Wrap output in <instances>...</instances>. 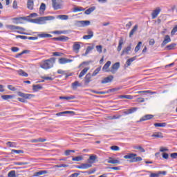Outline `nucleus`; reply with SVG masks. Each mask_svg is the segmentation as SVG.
Segmentation results:
<instances>
[{
    "label": "nucleus",
    "mask_w": 177,
    "mask_h": 177,
    "mask_svg": "<svg viewBox=\"0 0 177 177\" xmlns=\"http://www.w3.org/2000/svg\"><path fill=\"white\" fill-rule=\"evenodd\" d=\"M55 62H56V58L53 57L48 59L43 60L40 64V67L44 70H49V68H52V67H53Z\"/></svg>",
    "instance_id": "nucleus-1"
},
{
    "label": "nucleus",
    "mask_w": 177,
    "mask_h": 177,
    "mask_svg": "<svg viewBox=\"0 0 177 177\" xmlns=\"http://www.w3.org/2000/svg\"><path fill=\"white\" fill-rule=\"evenodd\" d=\"M125 160H130V162H139V161H142V157L138 156L136 153H129L124 156Z\"/></svg>",
    "instance_id": "nucleus-2"
},
{
    "label": "nucleus",
    "mask_w": 177,
    "mask_h": 177,
    "mask_svg": "<svg viewBox=\"0 0 177 177\" xmlns=\"http://www.w3.org/2000/svg\"><path fill=\"white\" fill-rule=\"evenodd\" d=\"M6 28H8V30H10V31H12V32H16V31H17V30H20L21 31H24V28L20 27V26H16L15 25H7Z\"/></svg>",
    "instance_id": "nucleus-3"
},
{
    "label": "nucleus",
    "mask_w": 177,
    "mask_h": 177,
    "mask_svg": "<svg viewBox=\"0 0 177 177\" xmlns=\"http://www.w3.org/2000/svg\"><path fill=\"white\" fill-rule=\"evenodd\" d=\"M120 62H115L111 67L109 73H111L112 74H115V73L118 71V68H120Z\"/></svg>",
    "instance_id": "nucleus-4"
},
{
    "label": "nucleus",
    "mask_w": 177,
    "mask_h": 177,
    "mask_svg": "<svg viewBox=\"0 0 177 177\" xmlns=\"http://www.w3.org/2000/svg\"><path fill=\"white\" fill-rule=\"evenodd\" d=\"M80 49H81V42L75 41L73 43V50L75 53H80Z\"/></svg>",
    "instance_id": "nucleus-5"
},
{
    "label": "nucleus",
    "mask_w": 177,
    "mask_h": 177,
    "mask_svg": "<svg viewBox=\"0 0 177 177\" xmlns=\"http://www.w3.org/2000/svg\"><path fill=\"white\" fill-rule=\"evenodd\" d=\"M17 95L21 97H24V99H32V97H35V95L33 94H26L24 93H21V91H19L17 93Z\"/></svg>",
    "instance_id": "nucleus-6"
},
{
    "label": "nucleus",
    "mask_w": 177,
    "mask_h": 177,
    "mask_svg": "<svg viewBox=\"0 0 177 177\" xmlns=\"http://www.w3.org/2000/svg\"><path fill=\"white\" fill-rule=\"evenodd\" d=\"M97 161V156L95 154L90 155L88 159L87 160V162L90 164V165H92V164H95Z\"/></svg>",
    "instance_id": "nucleus-7"
},
{
    "label": "nucleus",
    "mask_w": 177,
    "mask_h": 177,
    "mask_svg": "<svg viewBox=\"0 0 177 177\" xmlns=\"http://www.w3.org/2000/svg\"><path fill=\"white\" fill-rule=\"evenodd\" d=\"M77 169H88V168H92V165L91 164L82 163L80 165H77L75 167Z\"/></svg>",
    "instance_id": "nucleus-8"
},
{
    "label": "nucleus",
    "mask_w": 177,
    "mask_h": 177,
    "mask_svg": "<svg viewBox=\"0 0 177 177\" xmlns=\"http://www.w3.org/2000/svg\"><path fill=\"white\" fill-rule=\"evenodd\" d=\"M93 38V32L91 29L87 30V35L83 36V39H92Z\"/></svg>",
    "instance_id": "nucleus-9"
},
{
    "label": "nucleus",
    "mask_w": 177,
    "mask_h": 177,
    "mask_svg": "<svg viewBox=\"0 0 177 177\" xmlns=\"http://www.w3.org/2000/svg\"><path fill=\"white\" fill-rule=\"evenodd\" d=\"M23 20H26V17H21L12 18L14 24H23Z\"/></svg>",
    "instance_id": "nucleus-10"
},
{
    "label": "nucleus",
    "mask_w": 177,
    "mask_h": 177,
    "mask_svg": "<svg viewBox=\"0 0 177 177\" xmlns=\"http://www.w3.org/2000/svg\"><path fill=\"white\" fill-rule=\"evenodd\" d=\"M57 0H52V5L54 10H59L62 9V4L56 1Z\"/></svg>",
    "instance_id": "nucleus-11"
},
{
    "label": "nucleus",
    "mask_w": 177,
    "mask_h": 177,
    "mask_svg": "<svg viewBox=\"0 0 177 177\" xmlns=\"http://www.w3.org/2000/svg\"><path fill=\"white\" fill-rule=\"evenodd\" d=\"M137 111H138V108L133 107L131 109H126L123 112V114H124L125 115H129V114H133V113L136 112Z\"/></svg>",
    "instance_id": "nucleus-12"
},
{
    "label": "nucleus",
    "mask_w": 177,
    "mask_h": 177,
    "mask_svg": "<svg viewBox=\"0 0 177 177\" xmlns=\"http://www.w3.org/2000/svg\"><path fill=\"white\" fill-rule=\"evenodd\" d=\"M114 80V76L113 75H109L105 78H104L101 81V84H109V82H111Z\"/></svg>",
    "instance_id": "nucleus-13"
},
{
    "label": "nucleus",
    "mask_w": 177,
    "mask_h": 177,
    "mask_svg": "<svg viewBox=\"0 0 177 177\" xmlns=\"http://www.w3.org/2000/svg\"><path fill=\"white\" fill-rule=\"evenodd\" d=\"M58 62L59 64H67L68 63H71L73 62V59L62 57L59 58Z\"/></svg>",
    "instance_id": "nucleus-14"
},
{
    "label": "nucleus",
    "mask_w": 177,
    "mask_h": 177,
    "mask_svg": "<svg viewBox=\"0 0 177 177\" xmlns=\"http://www.w3.org/2000/svg\"><path fill=\"white\" fill-rule=\"evenodd\" d=\"M110 66H111V62L108 61L102 67V71H104V73H110V69H109Z\"/></svg>",
    "instance_id": "nucleus-15"
},
{
    "label": "nucleus",
    "mask_w": 177,
    "mask_h": 177,
    "mask_svg": "<svg viewBox=\"0 0 177 177\" xmlns=\"http://www.w3.org/2000/svg\"><path fill=\"white\" fill-rule=\"evenodd\" d=\"M161 12V8H157L156 10H154L151 13V17L152 19H156L158 15Z\"/></svg>",
    "instance_id": "nucleus-16"
},
{
    "label": "nucleus",
    "mask_w": 177,
    "mask_h": 177,
    "mask_svg": "<svg viewBox=\"0 0 177 177\" xmlns=\"http://www.w3.org/2000/svg\"><path fill=\"white\" fill-rule=\"evenodd\" d=\"M169 42H171V37H169V35H166L161 44L162 48H164V46L167 45V44H169Z\"/></svg>",
    "instance_id": "nucleus-17"
},
{
    "label": "nucleus",
    "mask_w": 177,
    "mask_h": 177,
    "mask_svg": "<svg viewBox=\"0 0 177 177\" xmlns=\"http://www.w3.org/2000/svg\"><path fill=\"white\" fill-rule=\"evenodd\" d=\"M91 81H92V75H91V73H88L84 77L85 85H88Z\"/></svg>",
    "instance_id": "nucleus-18"
},
{
    "label": "nucleus",
    "mask_w": 177,
    "mask_h": 177,
    "mask_svg": "<svg viewBox=\"0 0 177 177\" xmlns=\"http://www.w3.org/2000/svg\"><path fill=\"white\" fill-rule=\"evenodd\" d=\"M153 117L154 115H145L140 119V122H142V121H147L149 120H151V118H153Z\"/></svg>",
    "instance_id": "nucleus-19"
},
{
    "label": "nucleus",
    "mask_w": 177,
    "mask_h": 177,
    "mask_svg": "<svg viewBox=\"0 0 177 177\" xmlns=\"http://www.w3.org/2000/svg\"><path fill=\"white\" fill-rule=\"evenodd\" d=\"M78 24L80 27H86L91 24L89 21H78Z\"/></svg>",
    "instance_id": "nucleus-20"
},
{
    "label": "nucleus",
    "mask_w": 177,
    "mask_h": 177,
    "mask_svg": "<svg viewBox=\"0 0 177 177\" xmlns=\"http://www.w3.org/2000/svg\"><path fill=\"white\" fill-rule=\"evenodd\" d=\"M27 8L30 10H32V9H34V0H28Z\"/></svg>",
    "instance_id": "nucleus-21"
},
{
    "label": "nucleus",
    "mask_w": 177,
    "mask_h": 177,
    "mask_svg": "<svg viewBox=\"0 0 177 177\" xmlns=\"http://www.w3.org/2000/svg\"><path fill=\"white\" fill-rule=\"evenodd\" d=\"M90 68L89 67H86L84 68L80 73L79 75V78H82V77H84V75H85V74H86L88 73V71H89Z\"/></svg>",
    "instance_id": "nucleus-22"
},
{
    "label": "nucleus",
    "mask_w": 177,
    "mask_h": 177,
    "mask_svg": "<svg viewBox=\"0 0 177 177\" xmlns=\"http://www.w3.org/2000/svg\"><path fill=\"white\" fill-rule=\"evenodd\" d=\"M131 46H129L126 47L122 51L121 56H124V55H129V51L131 50Z\"/></svg>",
    "instance_id": "nucleus-23"
},
{
    "label": "nucleus",
    "mask_w": 177,
    "mask_h": 177,
    "mask_svg": "<svg viewBox=\"0 0 177 177\" xmlns=\"http://www.w3.org/2000/svg\"><path fill=\"white\" fill-rule=\"evenodd\" d=\"M151 138L162 139V138H164V136L162 135V133H161V132H156L151 135Z\"/></svg>",
    "instance_id": "nucleus-24"
},
{
    "label": "nucleus",
    "mask_w": 177,
    "mask_h": 177,
    "mask_svg": "<svg viewBox=\"0 0 177 177\" xmlns=\"http://www.w3.org/2000/svg\"><path fill=\"white\" fill-rule=\"evenodd\" d=\"M138 27L139 26L137 24L133 26V28L131 29V30L129 32L130 38H132V35H133V34H135L136 32V31H138Z\"/></svg>",
    "instance_id": "nucleus-25"
},
{
    "label": "nucleus",
    "mask_w": 177,
    "mask_h": 177,
    "mask_svg": "<svg viewBox=\"0 0 177 177\" xmlns=\"http://www.w3.org/2000/svg\"><path fill=\"white\" fill-rule=\"evenodd\" d=\"M36 23H42L43 21H46V20H49V17H41L39 19H36Z\"/></svg>",
    "instance_id": "nucleus-26"
},
{
    "label": "nucleus",
    "mask_w": 177,
    "mask_h": 177,
    "mask_svg": "<svg viewBox=\"0 0 177 177\" xmlns=\"http://www.w3.org/2000/svg\"><path fill=\"white\" fill-rule=\"evenodd\" d=\"M119 99H129V100H132L133 99V96L131 95H122L118 96Z\"/></svg>",
    "instance_id": "nucleus-27"
},
{
    "label": "nucleus",
    "mask_w": 177,
    "mask_h": 177,
    "mask_svg": "<svg viewBox=\"0 0 177 177\" xmlns=\"http://www.w3.org/2000/svg\"><path fill=\"white\" fill-rule=\"evenodd\" d=\"M108 164H120V160L109 157V160L107 161Z\"/></svg>",
    "instance_id": "nucleus-28"
},
{
    "label": "nucleus",
    "mask_w": 177,
    "mask_h": 177,
    "mask_svg": "<svg viewBox=\"0 0 177 177\" xmlns=\"http://www.w3.org/2000/svg\"><path fill=\"white\" fill-rule=\"evenodd\" d=\"M122 45H124V39L121 38L119 41V44L118 46V52H121V50L122 49Z\"/></svg>",
    "instance_id": "nucleus-29"
},
{
    "label": "nucleus",
    "mask_w": 177,
    "mask_h": 177,
    "mask_svg": "<svg viewBox=\"0 0 177 177\" xmlns=\"http://www.w3.org/2000/svg\"><path fill=\"white\" fill-rule=\"evenodd\" d=\"M17 73L21 77H28V73H26V71H23L22 69L17 71Z\"/></svg>",
    "instance_id": "nucleus-30"
},
{
    "label": "nucleus",
    "mask_w": 177,
    "mask_h": 177,
    "mask_svg": "<svg viewBox=\"0 0 177 177\" xmlns=\"http://www.w3.org/2000/svg\"><path fill=\"white\" fill-rule=\"evenodd\" d=\"M48 174V171L46 170H41L35 174V176H41V175H45Z\"/></svg>",
    "instance_id": "nucleus-31"
},
{
    "label": "nucleus",
    "mask_w": 177,
    "mask_h": 177,
    "mask_svg": "<svg viewBox=\"0 0 177 177\" xmlns=\"http://www.w3.org/2000/svg\"><path fill=\"white\" fill-rule=\"evenodd\" d=\"M137 93H150L151 95H156V93H157L156 91H151L150 90H147V91H137Z\"/></svg>",
    "instance_id": "nucleus-32"
},
{
    "label": "nucleus",
    "mask_w": 177,
    "mask_h": 177,
    "mask_svg": "<svg viewBox=\"0 0 177 177\" xmlns=\"http://www.w3.org/2000/svg\"><path fill=\"white\" fill-rule=\"evenodd\" d=\"M71 86L73 89L75 90L78 88V86H81V84H80V82L75 81L73 83H72Z\"/></svg>",
    "instance_id": "nucleus-33"
},
{
    "label": "nucleus",
    "mask_w": 177,
    "mask_h": 177,
    "mask_svg": "<svg viewBox=\"0 0 177 177\" xmlns=\"http://www.w3.org/2000/svg\"><path fill=\"white\" fill-rule=\"evenodd\" d=\"M32 89L35 92H38V91L42 89V86L41 84L33 85Z\"/></svg>",
    "instance_id": "nucleus-34"
},
{
    "label": "nucleus",
    "mask_w": 177,
    "mask_h": 177,
    "mask_svg": "<svg viewBox=\"0 0 177 177\" xmlns=\"http://www.w3.org/2000/svg\"><path fill=\"white\" fill-rule=\"evenodd\" d=\"M175 46H176V44L172 43L168 46H166L167 50H172L173 49H175Z\"/></svg>",
    "instance_id": "nucleus-35"
},
{
    "label": "nucleus",
    "mask_w": 177,
    "mask_h": 177,
    "mask_svg": "<svg viewBox=\"0 0 177 177\" xmlns=\"http://www.w3.org/2000/svg\"><path fill=\"white\" fill-rule=\"evenodd\" d=\"M95 9H96V7L93 6V7H91L88 9H87L84 13L85 15H91L92 13V12H93V10H95Z\"/></svg>",
    "instance_id": "nucleus-36"
},
{
    "label": "nucleus",
    "mask_w": 177,
    "mask_h": 177,
    "mask_svg": "<svg viewBox=\"0 0 177 177\" xmlns=\"http://www.w3.org/2000/svg\"><path fill=\"white\" fill-rule=\"evenodd\" d=\"M59 99L64 100H73V99H75V96H74V95H71L68 97L61 96V97H59Z\"/></svg>",
    "instance_id": "nucleus-37"
},
{
    "label": "nucleus",
    "mask_w": 177,
    "mask_h": 177,
    "mask_svg": "<svg viewBox=\"0 0 177 177\" xmlns=\"http://www.w3.org/2000/svg\"><path fill=\"white\" fill-rule=\"evenodd\" d=\"M40 38H52V35L48 33H41L39 35Z\"/></svg>",
    "instance_id": "nucleus-38"
},
{
    "label": "nucleus",
    "mask_w": 177,
    "mask_h": 177,
    "mask_svg": "<svg viewBox=\"0 0 177 177\" xmlns=\"http://www.w3.org/2000/svg\"><path fill=\"white\" fill-rule=\"evenodd\" d=\"M137 57H138L137 56H135V57H133L129 59L127 61V62H126L127 64V66H131V63H132L133 62H135V60H136V58H137Z\"/></svg>",
    "instance_id": "nucleus-39"
},
{
    "label": "nucleus",
    "mask_w": 177,
    "mask_h": 177,
    "mask_svg": "<svg viewBox=\"0 0 177 177\" xmlns=\"http://www.w3.org/2000/svg\"><path fill=\"white\" fill-rule=\"evenodd\" d=\"M154 127H160V128H165V127H167V123L162 122V123H154Z\"/></svg>",
    "instance_id": "nucleus-40"
},
{
    "label": "nucleus",
    "mask_w": 177,
    "mask_h": 177,
    "mask_svg": "<svg viewBox=\"0 0 177 177\" xmlns=\"http://www.w3.org/2000/svg\"><path fill=\"white\" fill-rule=\"evenodd\" d=\"M93 49H95V46L93 45L92 46H88L86 49L84 56H86V55H88L91 50H93Z\"/></svg>",
    "instance_id": "nucleus-41"
},
{
    "label": "nucleus",
    "mask_w": 177,
    "mask_h": 177,
    "mask_svg": "<svg viewBox=\"0 0 177 177\" xmlns=\"http://www.w3.org/2000/svg\"><path fill=\"white\" fill-rule=\"evenodd\" d=\"M92 93H96L97 95H106V93H109V91H97L95 90H91Z\"/></svg>",
    "instance_id": "nucleus-42"
},
{
    "label": "nucleus",
    "mask_w": 177,
    "mask_h": 177,
    "mask_svg": "<svg viewBox=\"0 0 177 177\" xmlns=\"http://www.w3.org/2000/svg\"><path fill=\"white\" fill-rule=\"evenodd\" d=\"M140 46H142V41H139L137 44V46L135 48L134 52L136 53H138V52H139V50H140Z\"/></svg>",
    "instance_id": "nucleus-43"
},
{
    "label": "nucleus",
    "mask_w": 177,
    "mask_h": 177,
    "mask_svg": "<svg viewBox=\"0 0 177 177\" xmlns=\"http://www.w3.org/2000/svg\"><path fill=\"white\" fill-rule=\"evenodd\" d=\"M100 70H102V66L97 68L92 73V77H95V75H97V73L100 72Z\"/></svg>",
    "instance_id": "nucleus-44"
},
{
    "label": "nucleus",
    "mask_w": 177,
    "mask_h": 177,
    "mask_svg": "<svg viewBox=\"0 0 177 177\" xmlns=\"http://www.w3.org/2000/svg\"><path fill=\"white\" fill-rule=\"evenodd\" d=\"M82 160H84V157H82V156H78L72 158V161L78 162V161H82Z\"/></svg>",
    "instance_id": "nucleus-45"
},
{
    "label": "nucleus",
    "mask_w": 177,
    "mask_h": 177,
    "mask_svg": "<svg viewBox=\"0 0 177 177\" xmlns=\"http://www.w3.org/2000/svg\"><path fill=\"white\" fill-rule=\"evenodd\" d=\"M14 153H15L16 154H23L24 153V151H23V150L12 149L11 150V154H14Z\"/></svg>",
    "instance_id": "nucleus-46"
},
{
    "label": "nucleus",
    "mask_w": 177,
    "mask_h": 177,
    "mask_svg": "<svg viewBox=\"0 0 177 177\" xmlns=\"http://www.w3.org/2000/svg\"><path fill=\"white\" fill-rule=\"evenodd\" d=\"M1 98L3 99V100H9V99H12L13 95H4L1 96Z\"/></svg>",
    "instance_id": "nucleus-47"
},
{
    "label": "nucleus",
    "mask_w": 177,
    "mask_h": 177,
    "mask_svg": "<svg viewBox=\"0 0 177 177\" xmlns=\"http://www.w3.org/2000/svg\"><path fill=\"white\" fill-rule=\"evenodd\" d=\"M68 39H69V38L66 36L59 37V41H61V42H67Z\"/></svg>",
    "instance_id": "nucleus-48"
},
{
    "label": "nucleus",
    "mask_w": 177,
    "mask_h": 177,
    "mask_svg": "<svg viewBox=\"0 0 177 177\" xmlns=\"http://www.w3.org/2000/svg\"><path fill=\"white\" fill-rule=\"evenodd\" d=\"M85 10V8L82 7H76L73 9V12H84Z\"/></svg>",
    "instance_id": "nucleus-49"
},
{
    "label": "nucleus",
    "mask_w": 177,
    "mask_h": 177,
    "mask_svg": "<svg viewBox=\"0 0 177 177\" xmlns=\"http://www.w3.org/2000/svg\"><path fill=\"white\" fill-rule=\"evenodd\" d=\"M8 177H16V171L12 170L8 174Z\"/></svg>",
    "instance_id": "nucleus-50"
},
{
    "label": "nucleus",
    "mask_w": 177,
    "mask_h": 177,
    "mask_svg": "<svg viewBox=\"0 0 177 177\" xmlns=\"http://www.w3.org/2000/svg\"><path fill=\"white\" fill-rule=\"evenodd\" d=\"M46 9V5L44 3H41L39 10L40 12H45V10Z\"/></svg>",
    "instance_id": "nucleus-51"
},
{
    "label": "nucleus",
    "mask_w": 177,
    "mask_h": 177,
    "mask_svg": "<svg viewBox=\"0 0 177 177\" xmlns=\"http://www.w3.org/2000/svg\"><path fill=\"white\" fill-rule=\"evenodd\" d=\"M110 149L113 151H120V147L118 146L113 145V146H111Z\"/></svg>",
    "instance_id": "nucleus-52"
},
{
    "label": "nucleus",
    "mask_w": 177,
    "mask_h": 177,
    "mask_svg": "<svg viewBox=\"0 0 177 177\" xmlns=\"http://www.w3.org/2000/svg\"><path fill=\"white\" fill-rule=\"evenodd\" d=\"M6 145L8 146V147H16V142L8 141L6 142Z\"/></svg>",
    "instance_id": "nucleus-53"
},
{
    "label": "nucleus",
    "mask_w": 177,
    "mask_h": 177,
    "mask_svg": "<svg viewBox=\"0 0 177 177\" xmlns=\"http://www.w3.org/2000/svg\"><path fill=\"white\" fill-rule=\"evenodd\" d=\"M58 19L61 20H68V15H58Z\"/></svg>",
    "instance_id": "nucleus-54"
},
{
    "label": "nucleus",
    "mask_w": 177,
    "mask_h": 177,
    "mask_svg": "<svg viewBox=\"0 0 177 177\" xmlns=\"http://www.w3.org/2000/svg\"><path fill=\"white\" fill-rule=\"evenodd\" d=\"M134 149L136 150H140V151H141V153H145V149H143V147H142V146H136L134 147Z\"/></svg>",
    "instance_id": "nucleus-55"
},
{
    "label": "nucleus",
    "mask_w": 177,
    "mask_h": 177,
    "mask_svg": "<svg viewBox=\"0 0 177 177\" xmlns=\"http://www.w3.org/2000/svg\"><path fill=\"white\" fill-rule=\"evenodd\" d=\"M95 48L98 53H102V52H103V46H102V45L96 46Z\"/></svg>",
    "instance_id": "nucleus-56"
},
{
    "label": "nucleus",
    "mask_w": 177,
    "mask_h": 177,
    "mask_svg": "<svg viewBox=\"0 0 177 177\" xmlns=\"http://www.w3.org/2000/svg\"><path fill=\"white\" fill-rule=\"evenodd\" d=\"M15 165H28V162H15Z\"/></svg>",
    "instance_id": "nucleus-57"
},
{
    "label": "nucleus",
    "mask_w": 177,
    "mask_h": 177,
    "mask_svg": "<svg viewBox=\"0 0 177 177\" xmlns=\"http://www.w3.org/2000/svg\"><path fill=\"white\" fill-rule=\"evenodd\" d=\"M42 80H45L46 81H53V77H46V76H44L41 77Z\"/></svg>",
    "instance_id": "nucleus-58"
},
{
    "label": "nucleus",
    "mask_w": 177,
    "mask_h": 177,
    "mask_svg": "<svg viewBox=\"0 0 177 177\" xmlns=\"http://www.w3.org/2000/svg\"><path fill=\"white\" fill-rule=\"evenodd\" d=\"M71 153H75V150H66L64 152L65 156H70Z\"/></svg>",
    "instance_id": "nucleus-59"
},
{
    "label": "nucleus",
    "mask_w": 177,
    "mask_h": 177,
    "mask_svg": "<svg viewBox=\"0 0 177 177\" xmlns=\"http://www.w3.org/2000/svg\"><path fill=\"white\" fill-rule=\"evenodd\" d=\"M136 102L138 103H143V102H145V98H143V97H138V98L136 99Z\"/></svg>",
    "instance_id": "nucleus-60"
},
{
    "label": "nucleus",
    "mask_w": 177,
    "mask_h": 177,
    "mask_svg": "<svg viewBox=\"0 0 177 177\" xmlns=\"http://www.w3.org/2000/svg\"><path fill=\"white\" fill-rule=\"evenodd\" d=\"M177 32V26L173 28L171 34V35H175V33Z\"/></svg>",
    "instance_id": "nucleus-61"
},
{
    "label": "nucleus",
    "mask_w": 177,
    "mask_h": 177,
    "mask_svg": "<svg viewBox=\"0 0 177 177\" xmlns=\"http://www.w3.org/2000/svg\"><path fill=\"white\" fill-rule=\"evenodd\" d=\"M16 38H20L21 39H28V37L23 35H17Z\"/></svg>",
    "instance_id": "nucleus-62"
},
{
    "label": "nucleus",
    "mask_w": 177,
    "mask_h": 177,
    "mask_svg": "<svg viewBox=\"0 0 177 177\" xmlns=\"http://www.w3.org/2000/svg\"><path fill=\"white\" fill-rule=\"evenodd\" d=\"M149 177H160V174L158 173H152L149 175Z\"/></svg>",
    "instance_id": "nucleus-63"
},
{
    "label": "nucleus",
    "mask_w": 177,
    "mask_h": 177,
    "mask_svg": "<svg viewBox=\"0 0 177 177\" xmlns=\"http://www.w3.org/2000/svg\"><path fill=\"white\" fill-rule=\"evenodd\" d=\"M78 176H80V174L74 173V174H71L68 177H78Z\"/></svg>",
    "instance_id": "nucleus-64"
}]
</instances>
